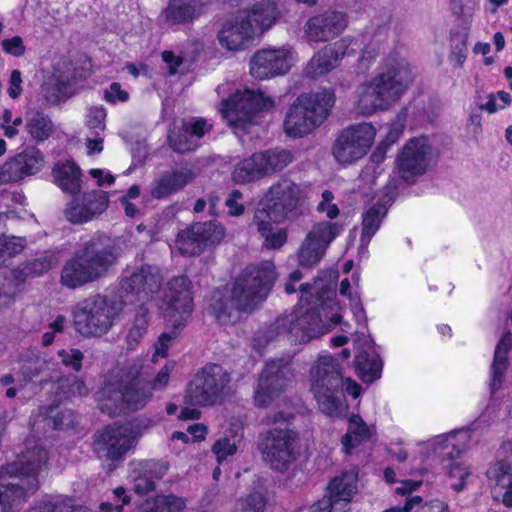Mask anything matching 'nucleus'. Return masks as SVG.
I'll list each match as a JSON object with an SVG mask.
<instances>
[{
    "instance_id": "f257e3e1",
    "label": "nucleus",
    "mask_w": 512,
    "mask_h": 512,
    "mask_svg": "<svg viewBox=\"0 0 512 512\" xmlns=\"http://www.w3.org/2000/svg\"><path fill=\"white\" fill-rule=\"evenodd\" d=\"M412 81L413 74L405 59L386 58L379 72L357 88L355 113L370 116L376 111L388 109L399 100Z\"/></svg>"
},
{
    "instance_id": "f03ea898",
    "label": "nucleus",
    "mask_w": 512,
    "mask_h": 512,
    "mask_svg": "<svg viewBox=\"0 0 512 512\" xmlns=\"http://www.w3.org/2000/svg\"><path fill=\"white\" fill-rule=\"evenodd\" d=\"M142 363L133 360L122 367L113 369L100 391L104 403L101 409L110 414L119 410L137 411L143 409L152 399L150 381L142 375Z\"/></svg>"
},
{
    "instance_id": "7ed1b4c3",
    "label": "nucleus",
    "mask_w": 512,
    "mask_h": 512,
    "mask_svg": "<svg viewBox=\"0 0 512 512\" xmlns=\"http://www.w3.org/2000/svg\"><path fill=\"white\" fill-rule=\"evenodd\" d=\"M118 254L102 238H91L76 249L61 270V283L76 289L105 277L116 264Z\"/></svg>"
},
{
    "instance_id": "20e7f679",
    "label": "nucleus",
    "mask_w": 512,
    "mask_h": 512,
    "mask_svg": "<svg viewBox=\"0 0 512 512\" xmlns=\"http://www.w3.org/2000/svg\"><path fill=\"white\" fill-rule=\"evenodd\" d=\"M309 391L318 409L329 417H341L347 410L344 378L339 362L331 355H320L312 364Z\"/></svg>"
},
{
    "instance_id": "39448f33",
    "label": "nucleus",
    "mask_w": 512,
    "mask_h": 512,
    "mask_svg": "<svg viewBox=\"0 0 512 512\" xmlns=\"http://www.w3.org/2000/svg\"><path fill=\"white\" fill-rule=\"evenodd\" d=\"M291 414L275 412L262 422L271 427L259 434L258 448L264 462L273 470L285 472L298 457V434L290 428Z\"/></svg>"
},
{
    "instance_id": "423d86ee",
    "label": "nucleus",
    "mask_w": 512,
    "mask_h": 512,
    "mask_svg": "<svg viewBox=\"0 0 512 512\" xmlns=\"http://www.w3.org/2000/svg\"><path fill=\"white\" fill-rule=\"evenodd\" d=\"M191 282L186 276L173 277L166 285L159 308L164 314V318L170 332L162 333L155 344V357H166L170 343L176 338L182 330L193 311V300L190 292Z\"/></svg>"
},
{
    "instance_id": "0eeeda50",
    "label": "nucleus",
    "mask_w": 512,
    "mask_h": 512,
    "mask_svg": "<svg viewBox=\"0 0 512 512\" xmlns=\"http://www.w3.org/2000/svg\"><path fill=\"white\" fill-rule=\"evenodd\" d=\"M341 321L342 316L339 313L329 315L325 308L304 309L300 305L292 312L277 318L273 330L279 335H285L290 342L304 344L330 332Z\"/></svg>"
},
{
    "instance_id": "6e6552de",
    "label": "nucleus",
    "mask_w": 512,
    "mask_h": 512,
    "mask_svg": "<svg viewBox=\"0 0 512 512\" xmlns=\"http://www.w3.org/2000/svg\"><path fill=\"white\" fill-rule=\"evenodd\" d=\"M334 103V95L328 91L299 95L285 115L284 133L290 138L310 134L325 121Z\"/></svg>"
},
{
    "instance_id": "1a4fd4ad",
    "label": "nucleus",
    "mask_w": 512,
    "mask_h": 512,
    "mask_svg": "<svg viewBox=\"0 0 512 512\" xmlns=\"http://www.w3.org/2000/svg\"><path fill=\"white\" fill-rule=\"evenodd\" d=\"M121 312L120 303L97 294L80 301L74 307V327L84 337H101L111 330Z\"/></svg>"
},
{
    "instance_id": "9d476101",
    "label": "nucleus",
    "mask_w": 512,
    "mask_h": 512,
    "mask_svg": "<svg viewBox=\"0 0 512 512\" xmlns=\"http://www.w3.org/2000/svg\"><path fill=\"white\" fill-rule=\"evenodd\" d=\"M276 279L271 262L247 266L236 278L231 293L237 311H252L268 296Z\"/></svg>"
},
{
    "instance_id": "9b49d317",
    "label": "nucleus",
    "mask_w": 512,
    "mask_h": 512,
    "mask_svg": "<svg viewBox=\"0 0 512 512\" xmlns=\"http://www.w3.org/2000/svg\"><path fill=\"white\" fill-rule=\"evenodd\" d=\"M230 381V374L222 366L206 365L187 384L184 402L193 407H207L221 403Z\"/></svg>"
},
{
    "instance_id": "f8f14e48",
    "label": "nucleus",
    "mask_w": 512,
    "mask_h": 512,
    "mask_svg": "<svg viewBox=\"0 0 512 512\" xmlns=\"http://www.w3.org/2000/svg\"><path fill=\"white\" fill-rule=\"evenodd\" d=\"M274 101L260 90L244 89L221 102L223 117L237 128L247 129L257 122L260 111L272 108Z\"/></svg>"
},
{
    "instance_id": "ddd939ff",
    "label": "nucleus",
    "mask_w": 512,
    "mask_h": 512,
    "mask_svg": "<svg viewBox=\"0 0 512 512\" xmlns=\"http://www.w3.org/2000/svg\"><path fill=\"white\" fill-rule=\"evenodd\" d=\"M301 198L302 190L298 184L289 179H280L264 194L263 207L255 211L266 212L274 223H281L296 215Z\"/></svg>"
},
{
    "instance_id": "4468645a",
    "label": "nucleus",
    "mask_w": 512,
    "mask_h": 512,
    "mask_svg": "<svg viewBox=\"0 0 512 512\" xmlns=\"http://www.w3.org/2000/svg\"><path fill=\"white\" fill-rule=\"evenodd\" d=\"M342 230L343 225L339 222L322 220L314 223L298 248L299 265L305 268L316 266Z\"/></svg>"
},
{
    "instance_id": "2eb2a0df",
    "label": "nucleus",
    "mask_w": 512,
    "mask_h": 512,
    "mask_svg": "<svg viewBox=\"0 0 512 512\" xmlns=\"http://www.w3.org/2000/svg\"><path fill=\"white\" fill-rule=\"evenodd\" d=\"M376 136L371 123H359L344 129L332 146V154L340 164H351L361 159L370 149Z\"/></svg>"
},
{
    "instance_id": "dca6fc26",
    "label": "nucleus",
    "mask_w": 512,
    "mask_h": 512,
    "mask_svg": "<svg viewBox=\"0 0 512 512\" xmlns=\"http://www.w3.org/2000/svg\"><path fill=\"white\" fill-rule=\"evenodd\" d=\"M433 160V150L427 138L410 139L397 157L398 174L403 181L413 183L430 168Z\"/></svg>"
},
{
    "instance_id": "f3484780",
    "label": "nucleus",
    "mask_w": 512,
    "mask_h": 512,
    "mask_svg": "<svg viewBox=\"0 0 512 512\" xmlns=\"http://www.w3.org/2000/svg\"><path fill=\"white\" fill-rule=\"evenodd\" d=\"M38 488L39 480L18 475L16 465L0 467L1 512H12L16 506L33 495Z\"/></svg>"
},
{
    "instance_id": "a211bd4d",
    "label": "nucleus",
    "mask_w": 512,
    "mask_h": 512,
    "mask_svg": "<svg viewBox=\"0 0 512 512\" xmlns=\"http://www.w3.org/2000/svg\"><path fill=\"white\" fill-rule=\"evenodd\" d=\"M225 235V228L216 221L197 222L178 233L176 244L182 254L196 256L220 244Z\"/></svg>"
},
{
    "instance_id": "6ab92c4d",
    "label": "nucleus",
    "mask_w": 512,
    "mask_h": 512,
    "mask_svg": "<svg viewBox=\"0 0 512 512\" xmlns=\"http://www.w3.org/2000/svg\"><path fill=\"white\" fill-rule=\"evenodd\" d=\"M291 358L275 359L268 362L260 376L254 401L256 406H267L293 380Z\"/></svg>"
},
{
    "instance_id": "aec40b11",
    "label": "nucleus",
    "mask_w": 512,
    "mask_h": 512,
    "mask_svg": "<svg viewBox=\"0 0 512 512\" xmlns=\"http://www.w3.org/2000/svg\"><path fill=\"white\" fill-rule=\"evenodd\" d=\"M357 492V475L346 472L333 478L322 499L310 507V512L346 511L350 501Z\"/></svg>"
},
{
    "instance_id": "412c9836",
    "label": "nucleus",
    "mask_w": 512,
    "mask_h": 512,
    "mask_svg": "<svg viewBox=\"0 0 512 512\" xmlns=\"http://www.w3.org/2000/svg\"><path fill=\"white\" fill-rule=\"evenodd\" d=\"M360 49L361 44L344 37L316 53L308 62L305 73L311 78L326 74L336 68L343 58L356 55Z\"/></svg>"
},
{
    "instance_id": "4be33fe9",
    "label": "nucleus",
    "mask_w": 512,
    "mask_h": 512,
    "mask_svg": "<svg viewBox=\"0 0 512 512\" xmlns=\"http://www.w3.org/2000/svg\"><path fill=\"white\" fill-rule=\"evenodd\" d=\"M293 62L290 48L261 49L250 60V73L259 80L274 78L286 74Z\"/></svg>"
},
{
    "instance_id": "5701e85b",
    "label": "nucleus",
    "mask_w": 512,
    "mask_h": 512,
    "mask_svg": "<svg viewBox=\"0 0 512 512\" xmlns=\"http://www.w3.org/2000/svg\"><path fill=\"white\" fill-rule=\"evenodd\" d=\"M45 166V156L34 146L9 158L0 166V184L14 183L40 172Z\"/></svg>"
},
{
    "instance_id": "b1692460",
    "label": "nucleus",
    "mask_w": 512,
    "mask_h": 512,
    "mask_svg": "<svg viewBox=\"0 0 512 512\" xmlns=\"http://www.w3.org/2000/svg\"><path fill=\"white\" fill-rule=\"evenodd\" d=\"M108 205V194L102 190H93L73 197L64 209V216L72 224H83L100 216Z\"/></svg>"
},
{
    "instance_id": "393cba45",
    "label": "nucleus",
    "mask_w": 512,
    "mask_h": 512,
    "mask_svg": "<svg viewBox=\"0 0 512 512\" xmlns=\"http://www.w3.org/2000/svg\"><path fill=\"white\" fill-rule=\"evenodd\" d=\"M133 440L129 425H109L97 436L96 452L99 458L119 460L131 448Z\"/></svg>"
},
{
    "instance_id": "a878e982",
    "label": "nucleus",
    "mask_w": 512,
    "mask_h": 512,
    "mask_svg": "<svg viewBox=\"0 0 512 512\" xmlns=\"http://www.w3.org/2000/svg\"><path fill=\"white\" fill-rule=\"evenodd\" d=\"M348 26V17L341 11H326L311 17L304 32L311 42H326L340 35Z\"/></svg>"
},
{
    "instance_id": "bb28decb",
    "label": "nucleus",
    "mask_w": 512,
    "mask_h": 512,
    "mask_svg": "<svg viewBox=\"0 0 512 512\" xmlns=\"http://www.w3.org/2000/svg\"><path fill=\"white\" fill-rule=\"evenodd\" d=\"M162 276L158 268L145 265L137 268L122 281V288L137 295L139 301H149L159 291Z\"/></svg>"
},
{
    "instance_id": "cd10ccee",
    "label": "nucleus",
    "mask_w": 512,
    "mask_h": 512,
    "mask_svg": "<svg viewBox=\"0 0 512 512\" xmlns=\"http://www.w3.org/2000/svg\"><path fill=\"white\" fill-rule=\"evenodd\" d=\"M251 29L239 14L236 18L224 22L217 35L218 42L228 51L244 50L256 37Z\"/></svg>"
},
{
    "instance_id": "c85d7f7f",
    "label": "nucleus",
    "mask_w": 512,
    "mask_h": 512,
    "mask_svg": "<svg viewBox=\"0 0 512 512\" xmlns=\"http://www.w3.org/2000/svg\"><path fill=\"white\" fill-rule=\"evenodd\" d=\"M255 36H260L270 30L281 18V10L274 0H261L241 14Z\"/></svg>"
},
{
    "instance_id": "c756f323",
    "label": "nucleus",
    "mask_w": 512,
    "mask_h": 512,
    "mask_svg": "<svg viewBox=\"0 0 512 512\" xmlns=\"http://www.w3.org/2000/svg\"><path fill=\"white\" fill-rule=\"evenodd\" d=\"M196 172L188 167L165 172L151 190L153 198L162 199L182 190L194 181Z\"/></svg>"
},
{
    "instance_id": "7c9ffc66",
    "label": "nucleus",
    "mask_w": 512,
    "mask_h": 512,
    "mask_svg": "<svg viewBox=\"0 0 512 512\" xmlns=\"http://www.w3.org/2000/svg\"><path fill=\"white\" fill-rule=\"evenodd\" d=\"M266 212L255 211L250 226H254L263 239L262 246L268 250H279L287 242L288 231L286 228L275 227Z\"/></svg>"
},
{
    "instance_id": "2f4dec72",
    "label": "nucleus",
    "mask_w": 512,
    "mask_h": 512,
    "mask_svg": "<svg viewBox=\"0 0 512 512\" xmlns=\"http://www.w3.org/2000/svg\"><path fill=\"white\" fill-rule=\"evenodd\" d=\"M512 345V334L507 332L498 342L490 368V392L494 395L503 386L509 367L508 354Z\"/></svg>"
},
{
    "instance_id": "473e14b6",
    "label": "nucleus",
    "mask_w": 512,
    "mask_h": 512,
    "mask_svg": "<svg viewBox=\"0 0 512 512\" xmlns=\"http://www.w3.org/2000/svg\"><path fill=\"white\" fill-rule=\"evenodd\" d=\"M47 460L48 453L42 446L27 444L26 451L16 461L7 465H16L17 474L20 476L38 479V475L46 465Z\"/></svg>"
},
{
    "instance_id": "72a5a7b5",
    "label": "nucleus",
    "mask_w": 512,
    "mask_h": 512,
    "mask_svg": "<svg viewBox=\"0 0 512 512\" xmlns=\"http://www.w3.org/2000/svg\"><path fill=\"white\" fill-rule=\"evenodd\" d=\"M201 0H169L161 16L168 25L184 24L199 15Z\"/></svg>"
},
{
    "instance_id": "f704fd0d",
    "label": "nucleus",
    "mask_w": 512,
    "mask_h": 512,
    "mask_svg": "<svg viewBox=\"0 0 512 512\" xmlns=\"http://www.w3.org/2000/svg\"><path fill=\"white\" fill-rule=\"evenodd\" d=\"M25 131L30 138L41 143L54 133L55 126L49 115L38 109H31L25 113Z\"/></svg>"
},
{
    "instance_id": "c9c22d12",
    "label": "nucleus",
    "mask_w": 512,
    "mask_h": 512,
    "mask_svg": "<svg viewBox=\"0 0 512 512\" xmlns=\"http://www.w3.org/2000/svg\"><path fill=\"white\" fill-rule=\"evenodd\" d=\"M388 212V207L383 202H377L366 209L362 214V232L360 247L366 249L372 237L379 230L383 219Z\"/></svg>"
},
{
    "instance_id": "e433bc0d",
    "label": "nucleus",
    "mask_w": 512,
    "mask_h": 512,
    "mask_svg": "<svg viewBox=\"0 0 512 512\" xmlns=\"http://www.w3.org/2000/svg\"><path fill=\"white\" fill-rule=\"evenodd\" d=\"M56 184L64 192L76 194L80 191L81 170L73 161L57 163L52 171Z\"/></svg>"
},
{
    "instance_id": "4c0bfd02",
    "label": "nucleus",
    "mask_w": 512,
    "mask_h": 512,
    "mask_svg": "<svg viewBox=\"0 0 512 512\" xmlns=\"http://www.w3.org/2000/svg\"><path fill=\"white\" fill-rule=\"evenodd\" d=\"M266 177L259 153L244 158L232 171V179L237 184H247Z\"/></svg>"
},
{
    "instance_id": "58836bf2",
    "label": "nucleus",
    "mask_w": 512,
    "mask_h": 512,
    "mask_svg": "<svg viewBox=\"0 0 512 512\" xmlns=\"http://www.w3.org/2000/svg\"><path fill=\"white\" fill-rule=\"evenodd\" d=\"M371 437V429L359 415H352L348 421L347 432L342 436L341 442L343 450L346 454L360 445L368 441Z\"/></svg>"
},
{
    "instance_id": "ea45409f",
    "label": "nucleus",
    "mask_w": 512,
    "mask_h": 512,
    "mask_svg": "<svg viewBox=\"0 0 512 512\" xmlns=\"http://www.w3.org/2000/svg\"><path fill=\"white\" fill-rule=\"evenodd\" d=\"M150 321V313L143 305L136 309L135 315L126 335L128 348L133 350L146 335Z\"/></svg>"
},
{
    "instance_id": "a19ab883",
    "label": "nucleus",
    "mask_w": 512,
    "mask_h": 512,
    "mask_svg": "<svg viewBox=\"0 0 512 512\" xmlns=\"http://www.w3.org/2000/svg\"><path fill=\"white\" fill-rule=\"evenodd\" d=\"M355 365L359 377L364 382H373L381 376L382 362L377 355L360 352L355 357Z\"/></svg>"
},
{
    "instance_id": "79ce46f5",
    "label": "nucleus",
    "mask_w": 512,
    "mask_h": 512,
    "mask_svg": "<svg viewBox=\"0 0 512 512\" xmlns=\"http://www.w3.org/2000/svg\"><path fill=\"white\" fill-rule=\"evenodd\" d=\"M265 176L281 171L293 161V155L285 149H270L259 152Z\"/></svg>"
},
{
    "instance_id": "37998d69",
    "label": "nucleus",
    "mask_w": 512,
    "mask_h": 512,
    "mask_svg": "<svg viewBox=\"0 0 512 512\" xmlns=\"http://www.w3.org/2000/svg\"><path fill=\"white\" fill-rule=\"evenodd\" d=\"M42 94L47 102L57 104L70 97V83L60 75L53 74L43 84Z\"/></svg>"
},
{
    "instance_id": "c03bdc74",
    "label": "nucleus",
    "mask_w": 512,
    "mask_h": 512,
    "mask_svg": "<svg viewBox=\"0 0 512 512\" xmlns=\"http://www.w3.org/2000/svg\"><path fill=\"white\" fill-rule=\"evenodd\" d=\"M168 143L173 151L176 153H185L195 150L199 143L190 133L184 123L181 127L171 130L168 134Z\"/></svg>"
},
{
    "instance_id": "a18cd8bd",
    "label": "nucleus",
    "mask_w": 512,
    "mask_h": 512,
    "mask_svg": "<svg viewBox=\"0 0 512 512\" xmlns=\"http://www.w3.org/2000/svg\"><path fill=\"white\" fill-rule=\"evenodd\" d=\"M486 475L490 487L503 488L512 481V467L507 461H497L490 465Z\"/></svg>"
},
{
    "instance_id": "49530a36",
    "label": "nucleus",
    "mask_w": 512,
    "mask_h": 512,
    "mask_svg": "<svg viewBox=\"0 0 512 512\" xmlns=\"http://www.w3.org/2000/svg\"><path fill=\"white\" fill-rule=\"evenodd\" d=\"M265 507L266 498L261 492L255 491L239 498L235 502L233 512H264Z\"/></svg>"
},
{
    "instance_id": "de8ad7c7",
    "label": "nucleus",
    "mask_w": 512,
    "mask_h": 512,
    "mask_svg": "<svg viewBox=\"0 0 512 512\" xmlns=\"http://www.w3.org/2000/svg\"><path fill=\"white\" fill-rule=\"evenodd\" d=\"M46 425L54 430L74 428L76 417L71 410H51L50 415L44 418Z\"/></svg>"
},
{
    "instance_id": "09e8293b",
    "label": "nucleus",
    "mask_w": 512,
    "mask_h": 512,
    "mask_svg": "<svg viewBox=\"0 0 512 512\" xmlns=\"http://www.w3.org/2000/svg\"><path fill=\"white\" fill-rule=\"evenodd\" d=\"M25 246V240L20 237L1 236L0 240V266L6 263L5 256L12 257L19 254Z\"/></svg>"
},
{
    "instance_id": "8fccbe9b",
    "label": "nucleus",
    "mask_w": 512,
    "mask_h": 512,
    "mask_svg": "<svg viewBox=\"0 0 512 512\" xmlns=\"http://www.w3.org/2000/svg\"><path fill=\"white\" fill-rule=\"evenodd\" d=\"M211 308L219 320L230 317L234 311H237L236 306L233 303L232 293L229 298H225L220 294H215L211 301Z\"/></svg>"
},
{
    "instance_id": "3c124183",
    "label": "nucleus",
    "mask_w": 512,
    "mask_h": 512,
    "mask_svg": "<svg viewBox=\"0 0 512 512\" xmlns=\"http://www.w3.org/2000/svg\"><path fill=\"white\" fill-rule=\"evenodd\" d=\"M333 200V193L330 190H324L321 194V200L316 207L317 212L324 213L330 220L336 219L340 214V210Z\"/></svg>"
},
{
    "instance_id": "603ef678",
    "label": "nucleus",
    "mask_w": 512,
    "mask_h": 512,
    "mask_svg": "<svg viewBox=\"0 0 512 512\" xmlns=\"http://www.w3.org/2000/svg\"><path fill=\"white\" fill-rule=\"evenodd\" d=\"M106 116V109L102 105L89 107L86 115L87 127L104 131Z\"/></svg>"
},
{
    "instance_id": "864d4df0",
    "label": "nucleus",
    "mask_w": 512,
    "mask_h": 512,
    "mask_svg": "<svg viewBox=\"0 0 512 512\" xmlns=\"http://www.w3.org/2000/svg\"><path fill=\"white\" fill-rule=\"evenodd\" d=\"M471 471L469 467L464 466L460 463H452L448 467V475L450 478H457L459 481L452 484V488L457 491L461 492L466 487L465 480L470 476Z\"/></svg>"
},
{
    "instance_id": "5fc2aeb1",
    "label": "nucleus",
    "mask_w": 512,
    "mask_h": 512,
    "mask_svg": "<svg viewBox=\"0 0 512 512\" xmlns=\"http://www.w3.org/2000/svg\"><path fill=\"white\" fill-rule=\"evenodd\" d=\"M184 507L185 501L182 498L168 495L159 500L151 512H181Z\"/></svg>"
},
{
    "instance_id": "6e6d98bb",
    "label": "nucleus",
    "mask_w": 512,
    "mask_h": 512,
    "mask_svg": "<svg viewBox=\"0 0 512 512\" xmlns=\"http://www.w3.org/2000/svg\"><path fill=\"white\" fill-rule=\"evenodd\" d=\"M58 356L65 366L71 367L74 371L81 370L84 355L79 349H62L58 351Z\"/></svg>"
},
{
    "instance_id": "4d7b16f0",
    "label": "nucleus",
    "mask_w": 512,
    "mask_h": 512,
    "mask_svg": "<svg viewBox=\"0 0 512 512\" xmlns=\"http://www.w3.org/2000/svg\"><path fill=\"white\" fill-rule=\"evenodd\" d=\"M175 368L174 362H167L164 367L160 369L154 379L150 382L151 391H164L168 385L171 372Z\"/></svg>"
},
{
    "instance_id": "13d9d810",
    "label": "nucleus",
    "mask_w": 512,
    "mask_h": 512,
    "mask_svg": "<svg viewBox=\"0 0 512 512\" xmlns=\"http://www.w3.org/2000/svg\"><path fill=\"white\" fill-rule=\"evenodd\" d=\"M438 438L440 439V437ZM468 438L469 435L467 432H454L446 437H441L442 441L445 443L444 447L446 449L451 447L453 451L456 450V455H459L466 449Z\"/></svg>"
},
{
    "instance_id": "bf43d9fd",
    "label": "nucleus",
    "mask_w": 512,
    "mask_h": 512,
    "mask_svg": "<svg viewBox=\"0 0 512 512\" xmlns=\"http://www.w3.org/2000/svg\"><path fill=\"white\" fill-rule=\"evenodd\" d=\"M236 450L237 447L235 443L231 442L228 438H221L212 446V451L219 463L224 461L228 456L233 455Z\"/></svg>"
},
{
    "instance_id": "052dcab7",
    "label": "nucleus",
    "mask_w": 512,
    "mask_h": 512,
    "mask_svg": "<svg viewBox=\"0 0 512 512\" xmlns=\"http://www.w3.org/2000/svg\"><path fill=\"white\" fill-rule=\"evenodd\" d=\"M243 199V194L240 190H233L225 201L230 216H240L244 213L245 207L240 202Z\"/></svg>"
},
{
    "instance_id": "680f3d73",
    "label": "nucleus",
    "mask_w": 512,
    "mask_h": 512,
    "mask_svg": "<svg viewBox=\"0 0 512 512\" xmlns=\"http://www.w3.org/2000/svg\"><path fill=\"white\" fill-rule=\"evenodd\" d=\"M1 47L5 53L15 57H20L25 53V46L20 36L2 40Z\"/></svg>"
},
{
    "instance_id": "e2e57ef3",
    "label": "nucleus",
    "mask_w": 512,
    "mask_h": 512,
    "mask_svg": "<svg viewBox=\"0 0 512 512\" xmlns=\"http://www.w3.org/2000/svg\"><path fill=\"white\" fill-rule=\"evenodd\" d=\"M184 125L188 129L190 136L197 141L211 130V125L208 124L204 119H194L187 121L184 122Z\"/></svg>"
},
{
    "instance_id": "0e129e2a",
    "label": "nucleus",
    "mask_w": 512,
    "mask_h": 512,
    "mask_svg": "<svg viewBox=\"0 0 512 512\" xmlns=\"http://www.w3.org/2000/svg\"><path fill=\"white\" fill-rule=\"evenodd\" d=\"M141 470L150 475V478L155 481L161 479L167 473L168 466L165 463L149 460L142 464Z\"/></svg>"
},
{
    "instance_id": "69168bd1",
    "label": "nucleus",
    "mask_w": 512,
    "mask_h": 512,
    "mask_svg": "<svg viewBox=\"0 0 512 512\" xmlns=\"http://www.w3.org/2000/svg\"><path fill=\"white\" fill-rule=\"evenodd\" d=\"M104 99L110 103L126 102L129 99V93L121 88L120 83L113 82L105 90Z\"/></svg>"
},
{
    "instance_id": "338daca9",
    "label": "nucleus",
    "mask_w": 512,
    "mask_h": 512,
    "mask_svg": "<svg viewBox=\"0 0 512 512\" xmlns=\"http://www.w3.org/2000/svg\"><path fill=\"white\" fill-rule=\"evenodd\" d=\"M134 482V490L139 495H145L155 490L154 480L142 470L138 476L134 477Z\"/></svg>"
},
{
    "instance_id": "774afa93",
    "label": "nucleus",
    "mask_w": 512,
    "mask_h": 512,
    "mask_svg": "<svg viewBox=\"0 0 512 512\" xmlns=\"http://www.w3.org/2000/svg\"><path fill=\"white\" fill-rule=\"evenodd\" d=\"M79 511L73 505L66 501H57L45 503L41 506L40 512H77Z\"/></svg>"
}]
</instances>
